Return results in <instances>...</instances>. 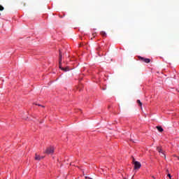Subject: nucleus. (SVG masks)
Here are the masks:
<instances>
[{
	"instance_id": "nucleus-1",
	"label": "nucleus",
	"mask_w": 179,
	"mask_h": 179,
	"mask_svg": "<svg viewBox=\"0 0 179 179\" xmlns=\"http://www.w3.org/2000/svg\"><path fill=\"white\" fill-rule=\"evenodd\" d=\"M46 155H52L54 153V147H49L45 150Z\"/></svg>"
},
{
	"instance_id": "nucleus-2",
	"label": "nucleus",
	"mask_w": 179,
	"mask_h": 179,
	"mask_svg": "<svg viewBox=\"0 0 179 179\" xmlns=\"http://www.w3.org/2000/svg\"><path fill=\"white\" fill-rule=\"evenodd\" d=\"M61 65H62V52L59 50V68H61Z\"/></svg>"
},
{
	"instance_id": "nucleus-3",
	"label": "nucleus",
	"mask_w": 179,
	"mask_h": 179,
	"mask_svg": "<svg viewBox=\"0 0 179 179\" xmlns=\"http://www.w3.org/2000/svg\"><path fill=\"white\" fill-rule=\"evenodd\" d=\"M138 59L142 61V62H145V64H149L150 62V59L142 57L141 56L138 57Z\"/></svg>"
},
{
	"instance_id": "nucleus-4",
	"label": "nucleus",
	"mask_w": 179,
	"mask_h": 179,
	"mask_svg": "<svg viewBox=\"0 0 179 179\" xmlns=\"http://www.w3.org/2000/svg\"><path fill=\"white\" fill-rule=\"evenodd\" d=\"M134 169L137 170L138 169H141V164L139 162H134Z\"/></svg>"
},
{
	"instance_id": "nucleus-5",
	"label": "nucleus",
	"mask_w": 179,
	"mask_h": 179,
	"mask_svg": "<svg viewBox=\"0 0 179 179\" xmlns=\"http://www.w3.org/2000/svg\"><path fill=\"white\" fill-rule=\"evenodd\" d=\"M157 152H159V153H161L162 155V156H164V158L166 159V155L163 152V150L162 149V147H157Z\"/></svg>"
},
{
	"instance_id": "nucleus-6",
	"label": "nucleus",
	"mask_w": 179,
	"mask_h": 179,
	"mask_svg": "<svg viewBox=\"0 0 179 179\" xmlns=\"http://www.w3.org/2000/svg\"><path fill=\"white\" fill-rule=\"evenodd\" d=\"M44 159V156H40L37 154L35 155V160L40 161L41 159Z\"/></svg>"
},
{
	"instance_id": "nucleus-7",
	"label": "nucleus",
	"mask_w": 179,
	"mask_h": 179,
	"mask_svg": "<svg viewBox=\"0 0 179 179\" xmlns=\"http://www.w3.org/2000/svg\"><path fill=\"white\" fill-rule=\"evenodd\" d=\"M59 69L62 71H64V72H68V71H69V67L64 68V67H62V64H61V67H59Z\"/></svg>"
},
{
	"instance_id": "nucleus-8",
	"label": "nucleus",
	"mask_w": 179,
	"mask_h": 179,
	"mask_svg": "<svg viewBox=\"0 0 179 179\" xmlns=\"http://www.w3.org/2000/svg\"><path fill=\"white\" fill-rule=\"evenodd\" d=\"M157 129L159 131V132H163V127L160 126H157Z\"/></svg>"
},
{
	"instance_id": "nucleus-9",
	"label": "nucleus",
	"mask_w": 179,
	"mask_h": 179,
	"mask_svg": "<svg viewBox=\"0 0 179 179\" xmlns=\"http://www.w3.org/2000/svg\"><path fill=\"white\" fill-rule=\"evenodd\" d=\"M101 36H103V37H106L107 36V34H106L104 31H101Z\"/></svg>"
},
{
	"instance_id": "nucleus-10",
	"label": "nucleus",
	"mask_w": 179,
	"mask_h": 179,
	"mask_svg": "<svg viewBox=\"0 0 179 179\" xmlns=\"http://www.w3.org/2000/svg\"><path fill=\"white\" fill-rule=\"evenodd\" d=\"M137 103H138V106H140V107H142V102H141V100L138 99Z\"/></svg>"
},
{
	"instance_id": "nucleus-11",
	"label": "nucleus",
	"mask_w": 179,
	"mask_h": 179,
	"mask_svg": "<svg viewBox=\"0 0 179 179\" xmlns=\"http://www.w3.org/2000/svg\"><path fill=\"white\" fill-rule=\"evenodd\" d=\"M3 9H5V8H3V6H0V12H1L2 10H3Z\"/></svg>"
},
{
	"instance_id": "nucleus-12",
	"label": "nucleus",
	"mask_w": 179,
	"mask_h": 179,
	"mask_svg": "<svg viewBox=\"0 0 179 179\" xmlns=\"http://www.w3.org/2000/svg\"><path fill=\"white\" fill-rule=\"evenodd\" d=\"M168 177H169L170 179H172L171 178V175L170 173L168 174Z\"/></svg>"
},
{
	"instance_id": "nucleus-13",
	"label": "nucleus",
	"mask_w": 179,
	"mask_h": 179,
	"mask_svg": "<svg viewBox=\"0 0 179 179\" xmlns=\"http://www.w3.org/2000/svg\"><path fill=\"white\" fill-rule=\"evenodd\" d=\"M133 163H134V164H135V162H137V161H135V158H133Z\"/></svg>"
},
{
	"instance_id": "nucleus-14",
	"label": "nucleus",
	"mask_w": 179,
	"mask_h": 179,
	"mask_svg": "<svg viewBox=\"0 0 179 179\" xmlns=\"http://www.w3.org/2000/svg\"><path fill=\"white\" fill-rule=\"evenodd\" d=\"M22 4L23 5V6H26V3H22Z\"/></svg>"
},
{
	"instance_id": "nucleus-15",
	"label": "nucleus",
	"mask_w": 179,
	"mask_h": 179,
	"mask_svg": "<svg viewBox=\"0 0 179 179\" xmlns=\"http://www.w3.org/2000/svg\"><path fill=\"white\" fill-rule=\"evenodd\" d=\"M178 160H179V157H178Z\"/></svg>"
},
{
	"instance_id": "nucleus-16",
	"label": "nucleus",
	"mask_w": 179,
	"mask_h": 179,
	"mask_svg": "<svg viewBox=\"0 0 179 179\" xmlns=\"http://www.w3.org/2000/svg\"><path fill=\"white\" fill-rule=\"evenodd\" d=\"M125 179V178H124Z\"/></svg>"
}]
</instances>
